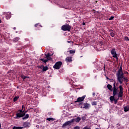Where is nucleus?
I'll return each instance as SVG.
<instances>
[{
    "label": "nucleus",
    "instance_id": "8fccbe9b",
    "mask_svg": "<svg viewBox=\"0 0 129 129\" xmlns=\"http://www.w3.org/2000/svg\"><path fill=\"white\" fill-rule=\"evenodd\" d=\"M96 3H97V1H96Z\"/></svg>",
    "mask_w": 129,
    "mask_h": 129
},
{
    "label": "nucleus",
    "instance_id": "7ed1b4c3",
    "mask_svg": "<svg viewBox=\"0 0 129 129\" xmlns=\"http://www.w3.org/2000/svg\"><path fill=\"white\" fill-rule=\"evenodd\" d=\"M61 29L62 31H68V32H70L71 30V26L69 25V24H65L61 26Z\"/></svg>",
    "mask_w": 129,
    "mask_h": 129
},
{
    "label": "nucleus",
    "instance_id": "c9c22d12",
    "mask_svg": "<svg viewBox=\"0 0 129 129\" xmlns=\"http://www.w3.org/2000/svg\"><path fill=\"white\" fill-rule=\"evenodd\" d=\"M24 108H25V106L23 105H22V109H23Z\"/></svg>",
    "mask_w": 129,
    "mask_h": 129
},
{
    "label": "nucleus",
    "instance_id": "7c9ffc66",
    "mask_svg": "<svg viewBox=\"0 0 129 129\" xmlns=\"http://www.w3.org/2000/svg\"><path fill=\"white\" fill-rule=\"evenodd\" d=\"M83 129H91V128L86 126H85Z\"/></svg>",
    "mask_w": 129,
    "mask_h": 129
},
{
    "label": "nucleus",
    "instance_id": "49530a36",
    "mask_svg": "<svg viewBox=\"0 0 129 129\" xmlns=\"http://www.w3.org/2000/svg\"><path fill=\"white\" fill-rule=\"evenodd\" d=\"M126 74H128V72H126Z\"/></svg>",
    "mask_w": 129,
    "mask_h": 129
},
{
    "label": "nucleus",
    "instance_id": "f03ea898",
    "mask_svg": "<svg viewBox=\"0 0 129 129\" xmlns=\"http://www.w3.org/2000/svg\"><path fill=\"white\" fill-rule=\"evenodd\" d=\"M117 81L119 82L120 84H122L123 80H125L126 82L128 81L127 77L123 76V72H122V67L121 66L120 67L117 73H116ZM123 79V80H122Z\"/></svg>",
    "mask_w": 129,
    "mask_h": 129
},
{
    "label": "nucleus",
    "instance_id": "ddd939ff",
    "mask_svg": "<svg viewBox=\"0 0 129 129\" xmlns=\"http://www.w3.org/2000/svg\"><path fill=\"white\" fill-rule=\"evenodd\" d=\"M74 121H75V119L73 118L71 120L66 122V123H67V125H69V124H71V123H72V122H74Z\"/></svg>",
    "mask_w": 129,
    "mask_h": 129
},
{
    "label": "nucleus",
    "instance_id": "f8f14e48",
    "mask_svg": "<svg viewBox=\"0 0 129 129\" xmlns=\"http://www.w3.org/2000/svg\"><path fill=\"white\" fill-rule=\"evenodd\" d=\"M83 107V108H85V109H88V108L89 107H90V104H89L87 103H85L84 104V106Z\"/></svg>",
    "mask_w": 129,
    "mask_h": 129
},
{
    "label": "nucleus",
    "instance_id": "5701e85b",
    "mask_svg": "<svg viewBox=\"0 0 129 129\" xmlns=\"http://www.w3.org/2000/svg\"><path fill=\"white\" fill-rule=\"evenodd\" d=\"M27 118H29V114H27L23 118V119H27Z\"/></svg>",
    "mask_w": 129,
    "mask_h": 129
},
{
    "label": "nucleus",
    "instance_id": "1a4fd4ad",
    "mask_svg": "<svg viewBox=\"0 0 129 129\" xmlns=\"http://www.w3.org/2000/svg\"><path fill=\"white\" fill-rule=\"evenodd\" d=\"M26 114V113H17L16 114V118H19L21 117H23V116H24V115Z\"/></svg>",
    "mask_w": 129,
    "mask_h": 129
},
{
    "label": "nucleus",
    "instance_id": "a19ab883",
    "mask_svg": "<svg viewBox=\"0 0 129 129\" xmlns=\"http://www.w3.org/2000/svg\"><path fill=\"white\" fill-rule=\"evenodd\" d=\"M67 42H68V43H72V41H68Z\"/></svg>",
    "mask_w": 129,
    "mask_h": 129
},
{
    "label": "nucleus",
    "instance_id": "b1692460",
    "mask_svg": "<svg viewBox=\"0 0 129 129\" xmlns=\"http://www.w3.org/2000/svg\"><path fill=\"white\" fill-rule=\"evenodd\" d=\"M34 26L35 28H37V27H38V28H39V27H41V28H42V26L41 25H39V23L36 24Z\"/></svg>",
    "mask_w": 129,
    "mask_h": 129
},
{
    "label": "nucleus",
    "instance_id": "423d86ee",
    "mask_svg": "<svg viewBox=\"0 0 129 129\" xmlns=\"http://www.w3.org/2000/svg\"><path fill=\"white\" fill-rule=\"evenodd\" d=\"M3 19V20L6 18V20H9L11 17H12V15H11V13H6L5 12L3 15H2Z\"/></svg>",
    "mask_w": 129,
    "mask_h": 129
},
{
    "label": "nucleus",
    "instance_id": "09e8293b",
    "mask_svg": "<svg viewBox=\"0 0 129 129\" xmlns=\"http://www.w3.org/2000/svg\"><path fill=\"white\" fill-rule=\"evenodd\" d=\"M81 108H82V106L81 107Z\"/></svg>",
    "mask_w": 129,
    "mask_h": 129
},
{
    "label": "nucleus",
    "instance_id": "4468645a",
    "mask_svg": "<svg viewBox=\"0 0 129 129\" xmlns=\"http://www.w3.org/2000/svg\"><path fill=\"white\" fill-rule=\"evenodd\" d=\"M66 62H72V57L71 56H68L66 58Z\"/></svg>",
    "mask_w": 129,
    "mask_h": 129
},
{
    "label": "nucleus",
    "instance_id": "c85d7f7f",
    "mask_svg": "<svg viewBox=\"0 0 129 129\" xmlns=\"http://www.w3.org/2000/svg\"><path fill=\"white\" fill-rule=\"evenodd\" d=\"M67 123H66V122L64 123H63V125H62V127H65L66 126H67Z\"/></svg>",
    "mask_w": 129,
    "mask_h": 129
},
{
    "label": "nucleus",
    "instance_id": "3c124183",
    "mask_svg": "<svg viewBox=\"0 0 129 129\" xmlns=\"http://www.w3.org/2000/svg\"><path fill=\"white\" fill-rule=\"evenodd\" d=\"M0 23H1V20H0Z\"/></svg>",
    "mask_w": 129,
    "mask_h": 129
},
{
    "label": "nucleus",
    "instance_id": "dca6fc26",
    "mask_svg": "<svg viewBox=\"0 0 129 129\" xmlns=\"http://www.w3.org/2000/svg\"><path fill=\"white\" fill-rule=\"evenodd\" d=\"M109 32H110V36L111 37H114L115 36V34H114V32H113V30L112 29H110L109 30Z\"/></svg>",
    "mask_w": 129,
    "mask_h": 129
},
{
    "label": "nucleus",
    "instance_id": "de8ad7c7",
    "mask_svg": "<svg viewBox=\"0 0 129 129\" xmlns=\"http://www.w3.org/2000/svg\"><path fill=\"white\" fill-rule=\"evenodd\" d=\"M121 99H122L121 98H120V100H121Z\"/></svg>",
    "mask_w": 129,
    "mask_h": 129
},
{
    "label": "nucleus",
    "instance_id": "393cba45",
    "mask_svg": "<svg viewBox=\"0 0 129 129\" xmlns=\"http://www.w3.org/2000/svg\"><path fill=\"white\" fill-rule=\"evenodd\" d=\"M20 97L19 96L18 97H15L14 98V102H16V101H17V100H18V99H19Z\"/></svg>",
    "mask_w": 129,
    "mask_h": 129
},
{
    "label": "nucleus",
    "instance_id": "79ce46f5",
    "mask_svg": "<svg viewBox=\"0 0 129 129\" xmlns=\"http://www.w3.org/2000/svg\"><path fill=\"white\" fill-rule=\"evenodd\" d=\"M14 30H16L17 28L16 27H14Z\"/></svg>",
    "mask_w": 129,
    "mask_h": 129
},
{
    "label": "nucleus",
    "instance_id": "e433bc0d",
    "mask_svg": "<svg viewBox=\"0 0 129 129\" xmlns=\"http://www.w3.org/2000/svg\"><path fill=\"white\" fill-rule=\"evenodd\" d=\"M93 96H95V93H93Z\"/></svg>",
    "mask_w": 129,
    "mask_h": 129
},
{
    "label": "nucleus",
    "instance_id": "a18cd8bd",
    "mask_svg": "<svg viewBox=\"0 0 129 129\" xmlns=\"http://www.w3.org/2000/svg\"><path fill=\"white\" fill-rule=\"evenodd\" d=\"M126 74H128V72H126Z\"/></svg>",
    "mask_w": 129,
    "mask_h": 129
},
{
    "label": "nucleus",
    "instance_id": "2eb2a0df",
    "mask_svg": "<svg viewBox=\"0 0 129 129\" xmlns=\"http://www.w3.org/2000/svg\"><path fill=\"white\" fill-rule=\"evenodd\" d=\"M107 88L110 90V91H113V90H112V86H111V85L108 84L107 85Z\"/></svg>",
    "mask_w": 129,
    "mask_h": 129
},
{
    "label": "nucleus",
    "instance_id": "c03bdc74",
    "mask_svg": "<svg viewBox=\"0 0 129 129\" xmlns=\"http://www.w3.org/2000/svg\"><path fill=\"white\" fill-rule=\"evenodd\" d=\"M81 104H82V103H80V105H81Z\"/></svg>",
    "mask_w": 129,
    "mask_h": 129
},
{
    "label": "nucleus",
    "instance_id": "aec40b11",
    "mask_svg": "<svg viewBox=\"0 0 129 129\" xmlns=\"http://www.w3.org/2000/svg\"><path fill=\"white\" fill-rule=\"evenodd\" d=\"M40 60H41L42 62H44V63L46 64L47 62H48V61H49V59H48L47 58H46V59H44L43 58H41Z\"/></svg>",
    "mask_w": 129,
    "mask_h": 129
},
{
    "label": "nucleus",
    "instance_id": "58836bf2",
    "mask_svg": "<svg viewBox=\"0 0 129 129\" xmlns=\"http://www.w3.org/2000/svg\"><path fill=\"white\" fill-rule=\"evenodd\" d=\"M106 77V79L107 80H109V78H108V77Z\"/></svg>",
    "mask_w": 129,
    "mask_h": 129
},
{
    "label": "nucleus",
    "instance_id": "f257e3e1",
    "mask_svg": "<svg viewBox=\"0 0 129 129\" xmlns=\"http://www.w3.org/2000/svg\"><path fill=\"white\" fill-rule=\"evenodd\" d=\"M115 83L116 82L115 81H114L113 84V96L110 97L109 99L111 102H114V104H116L119 99V97H122L123 96V88L122 86L120 85L119 86L120 91L118 93V88L115 86Z\"/></svg>",
    "mask_w": 129,
    "mask_h": 129
},
{
    "label": "nucleus",
    "instance_id": "cd10ccee",
    "mask_svg": "<svg viewBox=\"0 0 129 129\" xmlns=\"http://www.w3.org/2000/svg\"><path fill=\"white\" fill-rule=\"evenodd\" d=\"M82 120H85V119H86V116H83L82 117Z\"/></svg>",
    "mask_w": 129,
    "mask_h": 129
},
{
    "label": "nucleus",
    "instance_id": "6ab92c4d",
    "mask_svg": "<svg viewBox=\"0 0 129 129\" xmlns=\"http://www.w3.org/2000/svg\"><path fill=\"white\" fill-rule=\"evenodd\" d=\"M46 120H48V121H54V120H55V119L52 117H49L46 118Z\"/></svg>",
    "mask_w": 129,
    "mask_h": 129
},
{
    "label": "nucleus",
    "instance_id": "72a5a7b5",
    "mask_svg": "<svg viewBox=\"0 0 129 129\" xmlns=\"http://www.w3.org/2000/svg\"><path fill=\"white\" fill-rule=\"evenodd\" d=\"M19 111H20V113H22V112H24V111H23V110H19Z\"/></svg>",
    "mask_w": 129,
    "mask_h": 129
},
{
    "label": "nucleus",
    "instance_id": "20e7f679",
    "mask_svg": "<svg viewBox=\"0 0 129 129\" xmlns=\"http://www.w3.org/2000/svg\"><path fill=\"white\" fill-rule=\"evenodd\" d=\"M111 54L112 55V57L116 59V61H118V57H117V53H116V51H115V48L111 50Z\"/></svg>",
    "mask_w": 129,
    "mask_h": 129
},
{
    "label": "nucleus",
    "instance_id": "4c0bfd02",
    "mask_svg": "<svg viewBox=\"0 0 129 129\" xmlns=\"http://www.w3.org/2000/svg\"><path fill=\"white\" fill-rule=\"evenodd\" d=\"M83 26H85V25H86L85 22H83Z\"/></svg>",
    "mask_w": 129,
    "mask_h": 129
},
{
    "label": "nucleus",
    "instance_id": "603ef678",
    "mask_svg": "<svg viewBox=\"0 0 129 129\" xmlns=\"http://www.w3.org/2000/svg\"><path fill=\"white\" fill-rule=\"evenodd\" d=\"M128 20H129V18H128Z\"/></svg>",
    "mask_w": 129,
    "mask_h": 129
},
{
    "label": "nucleus",
    "instance_id": "9b49d317",
    "mask_svg": "<svg viewBox=\"0 0 129 129\" xmlns=\"http://www.w3.org/2000/svg\"><path fill=\"white\" fill-rule=\"evenodd\" d=\"M30 125H31V124L29 122H25L23 123V128L24 127H30Z\"/></svg>",
    "mask_w": 129,
    "mask_h": 129
},
{
    "label": "nucleus",
    "instance_id": "412c9836",
    "mask_svg": "<svg viewBox=\"0 0 129 129\" xmlns=\"http://www.w3.org/2000/svg\"><path fill=\"white\" fill-rule=\"evenodd\" d=\"M19 40H20V38L19 37H15L13 39V42L14 43H16V42H18V41H19Z\"/></svg>",
    "mask_w": 129,
    "mask_h": 129
},
{
    "label": "nucleus",
    "instance_id": "f704fd0d",
    "mask_svg": "<svg viewBox=\"0 0 129 129\" xmlns=\"http://www.w3.org/2000/svg\"><path fill=\"white\" fill-rule=\"evenodd\" d=\"M23 79H26V78H27V76H24L22 77Z\"/></svg>",
    "mask_w": 129,
    "mask_h": 129
},
{
    "label": "nucleus",
    "instance_id": "9d476101",
    "mask_svg": "<svg viewBox=\"0 0 129 129\" xmlns=\"http://www.w3.org/2000/svg\"><path fill=\"white\" fill-rule=\"evenodd\" d=\"M45 58H47L48 60L51 61L52 60V58H51V56L52 54H50V53H48L47 54H45Z\"/></svg>",
    "mask_w": 129,
    "mask_h": 129
},
{
    "label": "nucleus",
    "instance_id": "0eeeda50",
    "mask_svg": "<svg viewBox=\"0 0 129 129\" xmlns=\"http://www.w3.org/2000/svg\"><path fill=\"white\" fill-rule=\"evenodd\" d=\"M85 97H86V95H84L82 97H80L78 98L77 100L75 101V102H81L85 99Z\"/></svg>",
    "mask_w": 129,
    "mask_h": 129
},
{
    "label": "nucleus",
    "instance_id": "bb28decb",
    "mask_svg": "<svg viewBox=\"0 0 129 129\" xmlns=\"http://www.w3.org/2000/svg\"><path fill=\"white\" fill-rule=\"evenodd\" d=\"M75 50H70V54H75Z\"/></svg>",
    "mask_w": 129,
    "mask_h": 129
},
{
    "label": "nucleus",
    "instance_id": "f3484780",
    "mask_svg": "<svg viewBox=\"0 0 129 129\" xmlns=\"http://www.w3.org/2000/svg\"><path fill=\"white\" fill-rule=\"evenodd\" d=\"M123 108H124V111L125 112H127V111H129V105L124 106Z\"/></svg>",
    "mask_w": 129,
    "mask_h": 129
},
{
    "label": "nucleus",
    "instance_id": "c756f323",
    "mask_svg": "<svg viewBox=\"0 0 129 129\" xmlns=\"http://www.w3.org/2000/svg\"><path fill=\"white\" fill-rule=\"evenodd\" d=\"M113 19H114V17L111 16V17L109 19V21H111V20H113Z\"/></svg>",
    "mask_w": 129,
    "mask_h": 129
},
{
    "label": "nucleus",
    "instance_id": "6e6552de",
    "mask_svg": "<svg viewBox=\"0 0 129 129\" xmlns=\"http://www.w3.org/2000/svg\"><path fill=\"white\" fill-rule=\"evenodd\" d=\"M38 68H41L43 67V69L42 70V72H45V71H47L48 69H49V68L47 66L44 67V65H42L41 67L38 66Z\"/></svg>",
    "mask_w": 129,
    "mask_h": 129
},
{
    "label": "nucleus",
    "instance_id": "2f4dec72",
    "mask_svg": "<svg viewBox=\"0 0 129 129\" xmlns=\"http://www.w3.org/2000/svg\"><path fill=\"white\" fill-rule=\"evenodd\" d=\"M124 40H125V41H129V38L127 36H125L124 37Z\"/></svg>",
    "mask_w": 129,
    "mask_h": 129
},
{
    "label": "nucleus",
    "instance_id": "a878e982",
    "mask_svg": "<svg viewBox=\"0 0 129 129\" xmlns=\"http://www.w3.org/2000/svg\"><path fill=\"white\" fill-rule=\"evenodd\" d=\"M92 105H97V102L96 101H93L92 102Z\"/></svg>",
    "mask_w": 129,
    "mask_h": 129
},
{
    "label": "nucleus",
    "instance_id": "ea45409f",
    "mask_svg": "<svg viewBox=\"0 0 129 129\" xmlns=\"http://www.w3.org/2000/svg\"><path fill=\"white\" fill-rule=\"evenodd\" d=\"M117 125H118V126H119L120 125V124H119V123H118L117 124Z\"/></svg>",
    "mask_w": 129,
    "mask_h": 129
},
{
    "label": "nucleus",
    "instance_id": "37998d69",
    "mask_svg": "<svg viewBox=\"0 0 129 129\" xmlns=\"http://www.w3.org/2000/svg\"><path fill=\"white\" fill-rule=\"evenodd\" d=\"M26 112H28V110H27L26 111H25V112L24 113H26Z\"/></svg>",
    "mask_w": 129,
    "mask_h": 129
},
{
    "label": "nucleus",
    "instance_id": "473e14b6",
    "mask_svg": "<svg viewBox=\"0 0 129 129\" xmlns=\"http://www.w3.org/2000/svg\"><path fill=\"white\" fill-rule=\"evenodd\" d=\"M74 129H80V127L79 126H76L74 127Z\"/></svg>",
    "mask_w": 129,
    "mask_h": 129
},
{
    "label": "nucleus",
    "instance_id": "39448f33",
    "mask_svg": "<svg viewBox=\"0 0 129 129\" xmlns=\"http://www.w3.org/2000/svg\"><path fill=\"white\" fill-rule=\"evenodd\" d=\"M61 66H62V62L61 61H57L53 66V68L58 70L61 68Z\"/></svg>",
    "mask_w": 129,
    "mask_h": 129
},
{
    "label": "nucleus",
    "instance_id": "a211bd4d",
    "mask_svg": "<svg viewBox=\"0 0 129 129\" xmlns=\"http://www.w3.org/2000/svg\"><path fill=\"white\" fill-rule=\"evenodd\" d=\"M80 120H81V118H80V117H77V118H76V119H75V121L77 123L79 122Z\"/></svg>",
    "mask_w": 129,
    "mask_h": 129
},
{
    "label": "nucleus",
    "instance_id": "4be33fe9",
    "mask_svg": "<svg viewBox=\"0 0 129 129\" xmlns=\"http://www.w3.org/2000/svg\"><path fill=\"white\" fill-rule=\"evenodd\" d=\"M23 127L20 126H14L13 129H22Z\"/></svg>",
    "mask_w": 129,
    "mask_h": 129
}]
</instances>
